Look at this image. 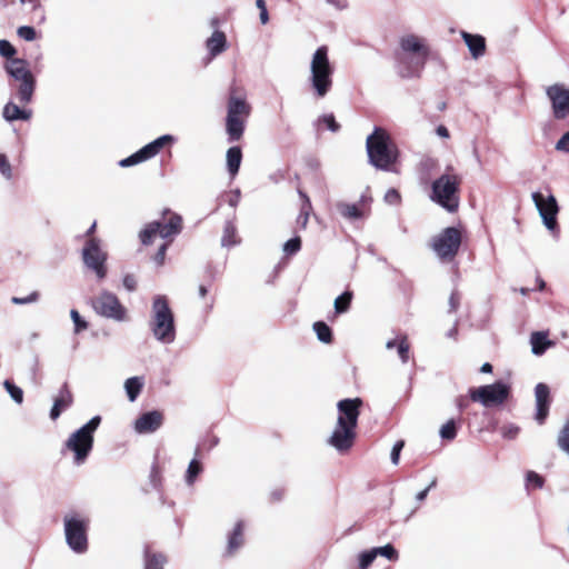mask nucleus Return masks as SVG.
I'll return each mask as SVG.
<instances>
[{
	"mask_svg": "<svg viewBox=\"0 0 569 569\" xmlns=\"http://www.w3.org/2000/svg\"><path fill=\"white\" fill-rule=\"evenodd\" d=\"M149 329L153 338L162 345H171L176 340L174 315L166 296L158 295L153 298Z\"/></svg>",
	"mask_w": 569,
	"mask_h": 569,
	"instance_id": "obj_1",
	"label": "nucleus"
},
{
	"mask_svg": "<svg viewBox=\"0 0 569 569\" xmlns=\"http://www.w3.org/2000/svg\"><path fill=\"white\" fill-rule=\"evenodd\" d=\"M335 68L331 64L326 46L319 47L310 61L309 83L313 94L318 99L325 98L333 86Z\"/></svg>",
	"mask_w": 569,
	"mask_h": 569,
	"instance_id": "obj_2",
	"label": "nucleus"
},
{
	"mask_svg": "<svg viewBox=\"0 0 569 569\" xmlns=\"http://www.w3.org/2000/svg\"><path fill=\"white\" fill-rule=\"evenodd\" d=\"M460 184L461 177L449 166L446 172L432 182L430 199L448 212H456L459 208Z\"/></svg>",
	"mask_w": 569,
	"mask_h": 569,
	"instance_id": "obj_3",
	"label": "nucleus"
},
{
	"mask_svg": "<svg viewBox=\"0 0 569 569\" xmlns=\"http://www.w3.org/2000/svg\"><path fill=\"white\" fill-rule=\"evenodd\" d=\"M101 417L94 416L82 427L72 432L64 442L63 449L73 453V462L80 466L86 462L93 448V436L100 426Z\"/></svg>",
	"mask_w": 569,
	"mask_h": 569,
	"instance_id": "obj_4",
	"label": "nucleus"
},
{
	"mask_svg": "<svg viewBox=\"0 0 569 569\" xmlns=\"http://www.w3.org/2000/svg\"><path fill=\"white\" fill-rule=\"evenodd\" d=\"M400 46L403 52L413 53L410 62L405 57L399 58L398 72L402 78H412L418 76L419 70L425 63L427 49L419 37L408 34L401 38Z\"/></svg>",
	"mask_w": 569,
	"mask_h": 569,
	"instance_id": "obj_5",
	"label": "nucleus"
},
{
	"mask_svg": "<svg viewBox=\"0 0 569 569\" xmlns=\"http://www.w3.org/2000/svg\"><path fill=\"white\" fill-rule=\"evenodd\" d=\"M64 536L69 548L76 553L88 550V530L90 519L83 515L72 512L64 516Z\"/></svg>",
	"mask_w": 569,
	"mask_h": 569,
	"instance_id": "obj_6",
	"label": "nucleus"
},
{
	"mask_svg": "<svg viewBox=\"0 0 569 569\" xmlns=\"http://www.w3.org/2000/svg\"><path fill=\"white\" fill-rule=\"evenodd\" d=\"M462 234L457 227H447L431 240V248L441 261H452L461 246Z\"/></svg>",
	"mask_w": 569,
	"mask_h": 569,
	"instance_id": "obj_7",
	"label": "nucleus"
},
{
	"mask_svg": "<svg viewBox=\"0 0 569 569\" xmlns=\"http://www.w3.org/2000/svg\"><path fill=\"white\" fill-rule=\"evenodd\" d=\"M511 386L506 381H496L492 385H486L469 390L470 399L481 403L483 407L500 406L510 396Z\"/></svg>",
	"mask_w": 569,
	"mask_h": 569,
	"instance_id": "obj_8",
	"label": "nucleus"
},
{
	"mask_svg": "<svg viewBox=\"0 0 569 569\" xmlns=\"http://www.w3.org/2000/svg\"><path fill=\"white\" fill-rule=\"evenodd\" d=\"M250 113V106L243 96L233 92L228 101L227 132L231 140H239L243 132V120Z\"/></svg>",
	"mask_w": 569,
	"mask_h": 569,
	"instance_id": "obj_9",
	"label": "nucleus"
},
{
	"mask_svg": "<svg viewBox=\"0 0 569 569\" xmlns=\"http://www.w3.org/2000/svg\"><path fill=\"white\" fill-rule=\"evenodd\" d=\"M531 198L545 227L552 233L553 237L558 238L560 232L557 222L559 207L555 196L549 191L548 194L537 191L531 194Z\"/></svg>",
	"mask_w": 569,
	"mask_h": 569,
	"instance_id": "obj_10",
	"label": "nucleus"
},
{
	"mask_svg": "<svg viewBox=\"0 0 569 569\" xmlns=\"http://www.w3.org/2000/svg\"><path fill=\"white\" fill-rule=\"evenodd\" d=\"M92 308L97 315L118 322L127 320V308L119 301L118 297L107 290L101 291L92 299Z\"/></svg>",
	"mask_w": 569,
	"mask_h": 569,
	"instance_id": "obj_11",
	"label": "nucleus"
},
{
	"mask_svg": "<svg viewBox=\"0 0 569 569\" xmlns=\"http://www.w3.org/2000/svg\"><path fill=\"white\" fill-rule=\"evenodd\" d=\"M182 228V218L177 213H171L168 221H153L146 226L140 232L139 237L143 244H150L156 236L163 239L180 233Z\"/></svg>",
	"mask_w": 569,
	"mask_h": 569,
	"instance_id": "obj_12",
	"label": "nucleus"
},
{
	"mask_svg": "<svg viewBox=\"0 0 569 569\" xmlns=\"http://www.w3.org/2000/svg\"><path fill=\"white\" fill-rule=\"evenodd\" d=\"M82 258L87 268L91 269L99 279L107 274L106 260L107 253L101 249L100 241L91 238L82 249Z\"/></svg>",
	"mask_w": 569,
	"mask_h": 569,
	"instance_id": "obj_13",
	"label": "nucleus"
},
{
	"mask_svg": "<svg viewBox=\"0 0 569 569\" xmlns=\"http://www.w3.org/2000/svg\"><path fill=\"white\" fill-rule=\"evenodd\" d=\"M369 162L381 170H390L398 158L397 144H366Z\"/></svg>",
	"mask_w": 569,
	"mask_h": 569,
	"instance_id": "obj_14",
	"label": "nucleus"
},
{
	"mask_svg": "<svg viewBox=\"0 0 569 569\" xmlns=\"http://www.w3.org/2000/svg\"><path fill=\"white\" fill-rule=\"evenodd\" d=\"M557 119H565L569 114V88L562 84H552L546 90Z\"/></svg>",
	"mask_w": 569,
	"mask_h": 569,
	"instance_id": "obj_15",
	"label": "nucleus"
},
{
	"mask_svg": "<svg viewBox=\"0 0 569 569\" xmlns=\"http://www.w3.org/2000/svg\"><path fill=\"white\" fill-rule=\"evenodd\" d=\"M361 405L362 400L360 398L340 400L337 403L338 418L336 425L341 426L342 422V426L357 428Z\"/></svg>",
	"mask_w": 569,
	"mask_h": 569,
	"instance_id": "obj_16",
	"label": "nucleus"
},
{
	"mask_svg": "<svg viewBox=\"0 0 569 569\" xmlns=\"http://www.w3.org/2000/svg\"><path fill=\"white\" fill-rule=\"evenodd\" d=\"M356 428L336 425L331 436L328 438V445L333 447L338 452H347L355 442Z\"/></svg>",
	"mask_w": 569,
	"mask_h": 569,
	"instance_id": "obj_17",
	"label": "nucleus"
},
{
	"mask_svg": "<svg viewBox=\"0 0 569 569\" xmlns=\"http://www.w3.org/2000/svg\"><path fill=\"white\" fill-rule=\"evenodd\" d=\"M371 198L362 193L356 203L338 202L339 213L348 220H357L366 217L370 210Z\"/></svg>",
	"mask_w": 569,
	"mask_h": 569,
	"instance_id": "obj_18",
	"label": "nucleus"
},
{
	"mask_svg": "<svg viewBox=\"0 0 569 569\" xmlns=\"http://www.w3.org/2000/svg\"><path fill=\"white\" fill-rule=\"evenodd\" d=\"M163 413L159 410H152L139 416L133 423V429L139 435L153 433L163 425Z\"/></svg>",
	"mask_w": 569,
	"mask_h": 569,
	"instance_id": "obj_19",
	"label": "nucleus"
},
{
	"mask_svg": "<svg viewBox=\"0 0 569 569\" xmlns=\"http://www.w3.org/2000/svg\"><path fill=\"white\" fill-rule=\"evenodd\" d=\"M536 415L535 419L539 425H543L550 408V389L546 383H538L535 387Z\"/></svg>",
	"mask_w": 569,
	"mask_h": 569,
	"instance_id": "obj_20",
	"label": "nucleus"
},
{
	"mask_svg": "<svg viewBox=\"0 0 569 569\" xmlns=\"http://www.w3.org/2000/svg\"><path fill=\"white\" fill-rule=\"evenodd\" d=\"M3 69L14 82L34 78L29 69L28 61L22 58L7 60L3 64Z\"/></svg>",
	"mask_w": 569,
	"mask_h": 569,
	"instance_id": "obj_21",
	"label": "nucleus"
},
{
	"mask_svg": "<svg viewBox=\"0 0 569 569\" xmlns=\"http://www.w3.org/2000/svg\"><path fill=\"white\" fill-rule=\"evenodd\" d=\"M164 144H144L140 150L119 161L122 168L132 167L156 157Z\"/></svg>",
	"mask_w": 569,
	"mask_h": 569,
	"instance_id": "obj_22",
	"label": "nucleus"
},
{
	"mask_svg": "<svg viewBox=\"0 0 569 569\" xmlns=\"http://www.w3.org/2000/svg\"><path fill=\"white\" fill-rule=\"evenodd\" d=\"M11 87L14 91L13 98L20 104L27 106L32 102L36 90V78L18 81Z\"/></svg>",
	"mask_w": 569,
	"mask_h": 569,
	"instance_id": "obj_23",
	"label": "nucleus"
},
{
	"mask_svg": "<svg viewBox=\"0 0 569 569\" xmlns=\"http://www.w3.org/2000/svg\"><path fill=\"white\" fill-rule=\"evenodd\" d=\"M24 107L26 106H22L19 102L17 103L11 100L4 104L2 116L7 121L10 122L17 120L27 121L32 117V111Z\"/></svg>",
	"mask_w": 569,
	"mask_h": 569,
	"instance_id": "obj_24",
	"label": "nucleus"
},
{
	"mask_svg": "<svg viewBox=\"0 0 569 569\" xmlns=\"http://www.w3.org/2000/svg\"><path fill=\"white\" fill-rule=\"evenodd\" d=\"M73 398L67 383H64L59 390L58 397L53 401V406L50 410V418L57 420L61 412L68 409L72 405Z\"/></svg>",
	"mask_w": 569,
	"mask_h": 569,
	"instance_id": "obj_25",
	"label": "nucleus"
},
{
	"mask_svg": "<svg viewBox=\"0 0 569 569\" xmlns=\"http://www.w3.org/2000/svg\"><path fill=\"white\" fill-rule=\"evenodd\" d=\"M206 48L210 59H213L224 52L228 48L224 32L220 30L213 31V33L206 40Z\"/></svg>",
	"mask_w": 569,
	"mask_h": 569,
	"instance_id": "obj_26",
	"label": "nucleus"
},
{
	"mask_svg": "<svg viewBox=\"0 0 569 569\" xmlns=\"http://www.w3.org/2000/svg\"><path fill=\"white\" fill-rule=\"evenodd\" d=\"M461 37L465 40L471 56L473 58H479L485 53L486 42L485 38L479 34H471L467 31H461Z\"/></svg>",
	"mask_w": 569,
	"mask_h": 569,
	"instance_id": "obj_27",
	"label": "nucleus"
},
{
	"mask_svg": "<svg viewBox=\"0 0 569 569\" xmlns=\"http://www.w3.org/2000/svg\"><path fill=\"white\" fill-rule=\"evenodd\" d=\"M530 345L532 353L536 356H541L553 343L547 338L546 333L537 331L531 335Z\"/></svg>",
	"mask_w": 569,
	"mask_h": 569,
	"instance_id": "obj_28",
	"label": "nucleus"
},
{
	"mask_svg": "<svg viewBox=\"0 0 569 569\" xmlns=\"http://www.w3.org/2000/svg\"><path fill=\"white\" fill-rule=\"evenodd\" d=\"M242 152L239 146H233L227 151V170L231 177H234L240 168Z\"/></svg>",
	"mask_w": 569,
	"mask_h": 569,
	"instance_id": "obj_29",
	"label": "nucleus"
},
{
	"mask_svg": "<svg viewBox=\"0 0 569 569\" xmlns=\"http://www.w3.org/2000/svg\"><path fill=\"white\" fill-rule=\"evenodd\" d=\"M376 556L371 549L359 552L356 558L348 563V569H369Z\"/></svg>",
	"mask_w": 569,
	"mask_h": 569,
	"instance_id": "obj_30",
	"label": "nucleus"
},
{
	"mask_svg": "<svg viewBox=\"0 0 569 569\" xmlns=\"http://www.w3.org/2000/svg\"><path fill=\"white\" fill-rule=\"evenodd\" d=\"M298 193L302 200V203L300 213L297 218V223L300 226V228L305 229L308 224L309 217L312 211V204L309 197L302 190H298Z\"/></svg>",
	"mask_w": 569,
	"mask_h": 569,
	"instance_id": "obj_31",
	"label": "nucleus"
},
{
	"mask_svg": "<svg viewBox=\"0 0 569 569\" xmlns=\"http://www.w3.org/2000/svg\"><path fill=\"white\" fill-rule=\"evenodd\" d=\"M200 449L197 448L196 450V458H193L187 468L186 475H184V481L187 486L191 487L196 482L198 476L203 471V467L201 462L197 459V456L199 455Z\"/></svg>",
	"mask_w": 569,
	"mask_h": 569,
	"instance_id": "obj_32",
	"label": "nucleus"
},
{
	"mask_svg": "<svg viewBox=\"0 0 569 569\" xmlns=\"http://www.w3.org/2000/svg\"><path fill=\"white\" fill-rule=\"evenodd\" d=\"M240 240L237 237V228L232 221H227L223 227V234L221 238V246L230 248L237 246Z\"/></svg>",
	"mask_w": 569,
	"mask_h": 569,
	"instance_id": "obj_33",
	"label": "nucleus"
},
{
	"mask_svg": "<svg viewBox=\"0 0 569 569\" xmlns=\"http://www.w3.org/2000/svg\"><path fill=\"white\" fill-rule=\"evenodd\" d=\"M243 543V522L238 521L228 538V551L233 552Z\"/></svg>",
	"mask_w": 569,
	"mask_h": 569,
	"instance_id": "obj_34",
	"label": "nucleus"
},
{
	"mask_svg": "<svg viewBox=\"0 0 569 569\" xmlns=\"http://www.w3.org/2000/svg\"><path fill=\"white\" fill-rule=\"evenodd\" d=\"M143 387V379L140 377H131L126 380L124 388L130 401H134Z\"/></svg>",
	"mask_w": 569,
	"mask_h": 569,
	"instance_id": "obj_35",
	"label": "nucleus"
},
{
	"mask_svg": "<svg viewBox=\"0 0 569 569\" xmlns=\"http://www.w3.org/2000/svg\"><path fill=\"white\" fill-rule=\"evenodd\" d=\"M167 558L162 553L144 552V569H163Z\"/></svg>",
	"mask_w": 569,
	"mask_h": 569,
	"instance_id": "obj_36",
	"label": "nucleus"
},
{
	"mask_svg": "<svg viewBox=\"0 0 569 569\" xmlns=\"http://www.w3.org/2000/svg\"><path fill=\"white\" fill-rule=\"evenodd\" d=\"M313 330L317 338L323 343H330L332 341V331L330 327L323 321H317L313 323Z\"/></svg>",
	"mask_w": 569,
	"mask_h": 569,
	"instance_id": "obj_37",
	"label": "nucleus"
},
{
	"mask_svg": "<svg viewBox=\"0 0 569 569\" xmlns=\"http://www.w3.org/2000/svg\"><path fill=\"white\" fill-rule=\"evenodd\" d=\"M371 550L373 551L376 558L378 556H381V557L387 558L390 561H395L398 559V552L393 548V546H391L390 543L382 546V547L371 548Z\"/></svg>",
	"mask_w": 569,
	"mask_h": 569,
	"instance_id": "obj_38",
	"label": "nucleus"
},
{
	"mask_svg": "<svg viewBox=\"0 0 569 569\" xmlns=\"http://www.w3.org/2000/svg\"><path fill=\"white\" fill-rule=\"evenodd\" d=\"M352 293L350 291H346L335 300V310L337 313L346 312L351 303Z\"/></svg>",
	"mask_w": 569,
	"mask_h": 569,
	"instance_id": "obj_39",
	"label": "nucleus"
},
{
	"mask_svg": "<svg viewBox=\"0 0 569 569\" xmlns=\"http://www.w3.org/2000/svg\"><path fill=\"white\" fill-rule=\"evenodd\" d=\"M3 387L7 390V392L10 395L12 400L17 403H22L23 401V391L20 387L16 386L10 380H4Z\"/></svg>",
	"mask_w": 569,
	"mask_h": 569,
	"instance_id": "obj_40",
	"label": "nucleus"
},
{
	"mask_svg": "<svg viewBox=\"0 0 569 569\" xmlns=\"http://www.w3.org/2000/svg\"><path fill=\"white\" fill-rule=\"evenodd\" d=\"M557 443L562 451L569 455V418L559 432Z\"/></svg>",
	"mask_w": 569,
	"mask_h": 569,
	"instance_id": "obj_41",
	"label": "nucleus"
},
{
	"mask_svg": "<svg viewBox=\"0 0 569 569\" xmlns=\"http://www.w3.org/2000/svg\"><path fill=\"white\" fill-rule=\"evenodd\" d=\"M439 435L445 440H453L457 436V426L455 419H450L445 425H442Z\"/></svg>",
	"mask_w": 569,
	"mask_h": 569,
	"instance_id": "obj_42",
	"label": "nucleus"
},
{
	"mask_svg": "<svg viewBox=\"0 0 569 569\" xmlns=\"http://www.w3.org/2000/svg\"><path fill=\"white\" fill-rule=\"evenodd\" d=\"M390 134L387 130L380 127H376L367 138L365 142H389L390 141Z\"/></svg>",
	"mask_w": 569,
	"mask_h": 569,
	"instance_id": "obj_43",
	"label": "nucleus"
},
{
	"mask_svg": "<svg viewBox=\"0 0 569 569\" xmlns=\"http://www.w3.org/2000/svg\"><path fill=\"white\" fill-rule=\"evenodd\" d=\"M409 350L410 346L407 341V338L405 336L399 337L398 346H397V352L399 358L401 359L402 363L408 362L409 360Z\"/></svg>",
	"mask_w": 569,
	"mask_h": 569,
	"instance_id": "obj_44",
	"label": "nucleus"
},
{
	"mask_svg": "<svg viewBox=\"0 0 569 569\" xmlns=\"http://www.w3.org/2000/svg\"><path fill=\"white\" fill-rule=\"evenodd\" d=\"M300 248L301 240L299 237L291 238L283 244V251L288 256L297 253L300 250Z\"/></svg>",
	"mask_w": 569,
	"mask_h": 569,
	"instance_id": "obj_45",
	"label": "nucleus"
},
{
	"mask_svg": "<svg viewBox=\"0 0 569 569\" xmlns=\"http://www.w3.org/2000/svg\"><path fill=\"white\" fill-rule=\"evenodd\" d=\"M17 53L16 48L8 40H0V56L10 59H17L14 54Z\"/></svg>",
	"mask_w": 569,
	"mask_h": 569,
	"instance_id": "obj_46",
	"label": "nucleus"
},
{
	"mask_svg": "<svg viewBox=\"0 0 569 569\" xmlns=\"http://www.w3.org/2000/svg\"><path fill=\"white\" fill-rule=\"evenodd\" d=\"M70 317L74 323V332L79 333L88 328V322L83 320L76 309L70 310Z\"/></svg>",
	"mask_w": 569,
	"mask_h": 569,
	"instance_id": "obj_47",
	"label": "nucleus"
},
{
	"mask_svg": "<svg viewBox=\"0 0 569 569\" xmlns=\"http://www.w3.org/2000/svg\"><path fill=\"white\" fill-rule=\"evenodd\" d=\"M17 34L26 41H33L37 38L34 28L29 26L19 27L17 30Z\"/></svg>",
	"mask_w": 569,
	"mask_h": 569,
	"instance_id": "obj_48",
	"label": "nucleus"
},
{
	"mask_svg": "<svg viewBox=\"0 0 569 569\" xmlns=\"http://www.w3.org/2000/svg\"><path fill=\"white\" fill-rule=\"evenodd\" d=\"M319 123H325L327 129L332 132H336L340 129V124L336 121L335 116L332 113L325 114L319 119Z\"/></svg>",
	"mask_w": 569,
	"mask_h": 569,
	"instance_id": "obj_49",
	"label": "nucleus"
},
{
	"mask_svg": "<svg viewBox=\"0 0 569 569\" xmlns=\"http://www.w3.org/2000/svg\"><path fill=\"white\" fill-rule=\"evenodd\" d=\"M0 173L7 180H10L12 178L11 164L9 163L8 158L2 153H0Z\"/></svg>",
	"mask_w": 569,
	"mask_h": 569,
	"instance_id": "obj_50",
	"label": "nucleus"
},
{
	"mask_svg": "<svg viewBox=\"0 0 569 569\" xmlns=\"http://www.w3.org/2000/svg\"><path fill=\"white\" fill-rule=\"evenodd\" d=\"M39 297H40V295L38 291H32L29 296L23 297V298L12 297L11 301L14 305H28V303L38 301Z\"/></svg>",
	"mask_w": 569,
	"mask_h": 569,
	"instance_id": "obj_51",
	"label": "nucleus"
},
{
	"mask_svg": "<svg viewBox=\"0 0 569 569\" xmlns=\"http://www.w3.org/2000/svg\"><path fill=\"white\" fill-rule=\"evenodd\" d=\"M527 486H533L535 488H541L543 486V479L541 476L533 471L527 473Z\"/></svg>",
	"mask_w": 569,
	"mask_h": 569,
	"instance_id": "obj_52",
	"label": "nucleus"
},
{
	"mask_svg": "<svg viewBox=\"0 0 569 569\" xmlns=\"http://www.w3.org/2000/svg\"><path fill=\"white\" fill-rule=\"evenodd\" d=\"M502 437L506 439H513L519 433V427L516 425H506L501 428Z\"/></svg>",
	"mask_w": 569,
	"mask_h": 569,
	"instance_id": "obj_53",
	"label": "nucleus"
},
{
	"mask_svg": "<svg viewBox=\"0 0 569 569\" xmlns=\"http://www.w3.org/2000/svg\"><path fill=\"white\" fill-rule=\"evenodd\" d=\"M403 446H405V442L402 440H399V441H397L393 445L392 450H391V455H390L391 462L393 465H398L399 463L400 452H401Z\"/></svg>",
	"mask_w": 569,
	"mask_h": 569,
	"instance_id": "obj_54",
	"label": "nucleus"
},
{
	"mask_svg": "<svg viewBox=\"0 0 569 569\" xmlns=\"http://www.w3.org/2000/svg\"><path fill=\"white\" fill-rule=\"evenodd\" d=\"M460 293L457 290H453L449 298V312H456L460 306Z\"/></svg>",
	"mask_w": 569,
	"mask_h": 569,
	"instance_id": "obj_55",
	"label": "nucleus"
},
{
	"mask_svg": "<svg viewBox=\"0 0 569 569\" xmlns=\"http://www.w3.org/2000/svg\"><path fill=\"white\" fill-rule=\"evenodd\" d=\"M400 194L396 189H389L385 194V201L388 204H398L400 202Z\"/></svg>",
	"mask_w": 569,
	"mask_h": 569,
	"instance_id": "obj_56",
	"label": "nucleus"
},
{
	"mask_svg": "<svg viewBox=\"0 0 569 569\" xmlns=\"http://www.w3.org/2000/svg\"><path fill=\"white\" fill-rule=\"evenodd\" d=\"M122 283H123V287L132 292L137 289V280H136V277L133 274H126L122 279Z\"/></svg>",
	"mask_w": 569,
	"mask_h": 569,
	"instance_id": "obj_57",
	"label": "nucleus"
},
{
	"mask_svg": "<svg viewBox=\"0 0 569 569\" xmlns=\"http://www.w3.org/2000/svg\"><path fill=\"white\" fill-rule=\"evenodd\" d=\"M167 249H168V244L167 243H163L157 251L156 256H154V261L158 266H161L163 264L164 262V257H166V252H167Z\"/></svg>",
	"mask_w": 569,
	"mask_h": 569,
	"instance_id": "obj_58",
	"label": "nucleus"
},
{
	"mask_svg": "<svg viewBox=\"0 0 569 569\" xmlns=\"http://www.w3.org/2000/svg\"><path fill=\"white\" fill-rule=\"evenodd\" d=\"M436 483H437V481H436V479H433L431 481V483L426 489L418 492L416 496L417 501H420V502L423 501L427 498L429 490L431 488H433L436 486Z\"/></svg>",
	"mask_w": 569,
	"mask_h": 569,
	"instance_id": "obj_59",
	"label": "nucleus"
},
{
	"mask_svg": "<svg viewBox=\"0 0 569 569\" xmlns=\"http://www.w3.org/2000/svg\"><path fill=\"white\" fill-rule=\"evenodd\" d=\"M240 196L241 194L239 189L233 190L229 196L228 203L231 207H237L240 201Z\"/></svg>",
	"mask_w": 569,
	"mask_h": 569,
	"instance_id": "obj_60",
	"label": "nucleus"
},
{
	"mask_svg": "<svg viewBox=\"0 0 569 569\" xmlns=\"http://www.w3.org/2000/svg\"><path fill=\"white\" fill-rule=\"evenodd\" d=\"M327 3L333 6L337 9H343L347 7L346 0H326Z\"/></svg>",
	"mask_w": 569,
	"mask_h": 569,
	"instance_id": "obj_61",
	"label": "nucleus"
},
{
	"mask_svg": "<svg viewBox=\"0 0 569 569\" xmlns=\"http://www.w3.org/2000/svg\"><path fill=\"white\" fill-rule=\"evenodd\" d=\"M437 134L441 138V139H448L449 138V131L448 129L445 127V126H439L437 128Z\"/></svg>",
	"mask_w": 569,
	"mask_h": 569,
	"instance_id": "obj_62",
	"label": "nucleus"
},
{
	"mask_svg": "<svg viewBox=\"0 0 569 569\" xmlns=\"http://www.w3.org/2000/svg\"><path fill=\"white\" fill-rule=\"evenodd\" d=\"M467 398L465 396H460L456 400V405L459 408L460 411H462L467 407Z\"/></svg>",
	"mask_w": 569,
	"mask_h": 569,
	"instance_id": "obj_63",
	"label": "nucleus"
},
{
	"mask_svg": "<svg viewBox=\"0 0 569 569\" xmlns=\"http://www.w3.org/2000/svg\"><path fill=\"white\" fill-rule=\"evenodd\" d=\"M259 18H260V21L262 24H266L268 23L269 21V13H268V10L267 9H263L262 11H260L259 13Z\"/></svg>",
	"mask_w": 569,
	"mask_h": 569,
	"instance_id": "obj_64",
	"label": "nucleus"
}]
</instances>
